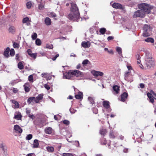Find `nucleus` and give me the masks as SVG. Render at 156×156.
<instances>
[{
  "instance_id": "nucleus-1",
  "label": "nucleus",
  "mask_w": 156,
  "mask_h": 156,
  "mask_svg": "<svg viewBox=\"0 0 156 156\" xmlns=\"http://www.w3.org/2000/svg\"><path fill=\"white\" fill-rule=\"evenodd\" d=\"M138 7L141 11H143L145 15V14H149L151 12V10L153 8L152 6L145 3L138 5Z\"/></svg>"
},
{
  "instance_id": "nucleus-2",
  "label": "nucleus",
  "mask_w": 156,
  "mask_h": 156,
  "mask_svg": "<svg viewBox=\"0 0 156 156\" xmlns=\"http://www.w3.org/2000/svg\"><path fill=\"white\" fill-rule=\"evenodd\" d=\"M146 53L145 61L147 66L148 69L150 68L154 64V59L151 54L149 52L145 51Z\"/></svg>"
},
{
  "instance_id": "nucleus-3",
  "label": "nucleus",
  "mask_w": 156,
  "mask_h": 156,
  "mask_svg": "<svg viewBox=\"0 0 156 156\" xmlns=\"http://www.w3.org/2000/svg\"><path fill=\"white\" fill-rule=\"evenodd\" d=\"M72 74L73 76L77 77H81L84 76L83 73L79 70H74L72 71Z\"/></svg>"
},
{
  "instance_id": "nucleus-4",
  "label": "nucleus",
  "mask_w": 156,
  "mask_h": 156,
  "mask_svg": "<svg viewBox=\"0 0 156 156\" xmlns=\"http://www.w3.org/2000/svg\"><path fill=\"white\" fill-rule=\"evenodd\" d=\"M140 10H138L135 12L133 15L134 18L137 17H144L145 16L144 13Z\"/></svg>"
},
{
  "instance_id": "nucleus-5",
  "label": "nucleus",
  "mask_w": 156,
  "mask_h": 156,
  "mask_svg": "<svg viewBox=\"0 0 156 156\" xmlns=\"http://www.w3.org/2000/svg\"><path fill=\"white\" fill-rule=\"evenodd\" d=\"M71 6L72 8H71V10L72 12H75L76 17H78L79 12L76 5L75 3H72L71 4Z\"/></svg>"
},
{
  "instance_id": "nucleus-6",
  "label": "nucleus",
  "mask_w": 156,
  "mask_h": 156,
  "mask_svg": "<svg viewBox=\"0 0 156 156\" xmlns=\"http://www.w3.org/2000/svg\"><path fill=\"white\" fill-rule=\"evenodd\" d=\"M79 17V14L78 15V16L77 17H76V13L75 12H72V13L69 14L68 15V18L70 20H77Z\"/></svg>"
},
{
  "instance_id": "nucleus-7",
  "label": "nucleus",
  "mask_w": 156,
  "mask_h": 156,
  "mask_svg": "<svg viewBox=\"0 0 156 156\" xmlns=\"http://www.w3.org/2000/svg\"><path fill=\"white\" fill-rule=\"evenodd\" d=\"M72 71L70 72H66L63 74V78L71 79L73 77Z\"/></svg>"
},
{
  "instance_id": "nucleus-8",
  "label": "nucleus",
  "mask_w": 156,
  "mask_h": 156,
  "mask_svg": "<svg viewBox=\"0 0 156 156\" xmlns=\"http://www.w3.org/2000/svg\"><path fill=\"white\" fill-rule=\"evenodd\" d=\"M23 87L26 92H28L30 91L31 88V86L30 83H25L23 85Z\"/></svg>"
},
{
  "instance_id": "nucleus-9",
  "label": "nucleus",
  "mask_w": 156,
  "mask_h": 156,
  "mask_svg": "<svg viewBox=\"0 0 156 156\" xmlns=\"http://www.w3.org/2000/svg\"><path fill=\"white\" fill-rule=\"evenodd\" d=\"M9 21L10 22H14L16 18V15L14 13L12 14L9 16Z\"/></svg>"
},
{
  "instance_id": "nucleus-10",
  "label": "nucleus",
  "mask_w": 156,
  "mask_h": 156,
  "mask_svg": "<svg viewBox=\"0 0 156 156\" xmlns=\"http://www.w3.org/2000/svg\"><path fill=\"white\" fill-rule=\"evenodd\" d=\"M14 129L16 133H21L23 131L22 129L18 125H15L14 127Z\"/></svg>"
},
{
  "instance_id": "nucleus-11",
  "label": "nucleus",
  "mask_w": 156,
  "mask_h": 156,
  "mask_svg": "<svg viewBox=\"0 0 156 156\" xmlns=\"http://www.w3.org/2000/svg\"><path fill=\"white\" fill-rule=\"evenodd\" d=\"M9 27L8 29V31L9 33L14 34L16 32V29L14 26L12 25H9Z\"/></svg>"
},
{
  "instance_id": "nucleus-12",
  "label": "nucleus",
  "mask_w": 156,
  "mask_h": 156,
  "mask_svg": "<svg viewBox=\"0 0 156 156\" xmlns=\"http://www.w3.org/2000/svg\"><path fill=\"white\" fill-rule=\"evenodd\" d=\"M44 131L46 133L48 134H51L52 133L53 131L51 128L49 127H47L45 129Z\"/></svg>"
},
{
  "instance_id": "nucleus-13",
  "label": "nucleus",
  "mask_w": 156,
  "mask_h": 156,
  "mask_svg": "<svg viewBox=\"0 0 156 156\" xmlns=\"http://www.w3.org/2000/svg\"><path fill=\"white\" fill-rule=\"evenodd\" d=\"M81 45L84 48H88L90 46V44L89 41L87 42L83 41L81 43Z\"/></svg>"
},
{
  "instance_id": "nucleus-14",
  "label": "nucleus",
  "mask_w": 156,
  "mask_h": 156,
  "mask_svg": "<svg viewBox=\"0 0 156 156\" xmlns=\"http://www.w3.org/2000/svg\"><path fill=\"white\" fill-rule=\"evenodd\" d=\"M10 101L14 105L12 106L13 108H17L19 107V104L18 102L14 100H11Z\"/></svg>"
},
{
  "instance_id": "nucleus-15",
  "label": "nucleus",
  "mask_w": 156,
  "mask_h": 156,
  "mask_svg": "<svg viewBox=\"0 0 156 156\" xmlns=\"http://www.w3.org/2000/svg\"><path fill=\"white\" fill-rule=\"evenodd\" d=\"M128 96V94L127 93H123L121 96V101L123 102L125 101L126 99Z\"/></svg>"
},
{
  "instance_id": "nucleus-16",
  "label": "nucleus",
  "mask_w": 156,
  "mask_h": 156,
  "mask_svg": "<svg viewBox=\"0 0 156 156\" xmlns=\"http://www.w3.org/2000/svg\"><path fill=\"white\" fill-rule=\"evenodd\" d=\"M112 6L114 8H115L116 9H122V5L120 4L117 3H114Z\"/></svg>"
},
{
  "instance_id": "nucleus-17",
  "label": "nucleus",
  "mask_w": 156,
  "mask_h": 156,
  "mask_svg": "<svg viewBox=\"0 0 156 156\" xmlns=\"http://www.w3.org/2000/svg\"><path fill=\"white\" fill-rule=\"evenodd\" d=\"M113 88L114 90L113 93L114 94H116L118 93L119 90V87L117 85L114 86L113 87Z\"/></svg>"
},
{
  "instance_id": "nucleus-18",
  "label": "nucleus",
  "mask_w": 156,
  "mask_h": 156,
  "mask_svg": "<svg viewBox=\"0 0 156 156\" xmlns=\"http://www.w3.org/2000/svg\"><path fill=\"white\" fill-rule=\"evenodd\" d=\"M43 97V94H39L37 97L35 98V102L36 103L39 102V101L42 99Z\"/></svg>"
},
{
  "instance_id": "nucleus-19",
  "label": "nucleus",
  "mask_w": 156,
  "mask_h": 156,
  "mask_svg": "<svg viewBox=\"0 0 156 156\" xmlns=\"http://www.w3.org/2000/svg\"><path fill=\"white\" fill-rule=\"evenodd\" d=\"M0 147L3 152L4 155L6 156L7 154L6 152V149L5 147L2 144L0 145Z\"/></svg>"
},
{
  "instance_id": "nucleus-20",
  "label": "nucleus",
  "mask_w": 156,
  "mask_h": 156,
  "mask_svg": "<svg viewBox=\"0 0 156 156\" xmlns=\"http://www.w3.org/2000/svg\"><path fill=\"white\" fill-rule=\"evenodd\" d=\"M83 94L82 92H79L78 94L75 95V98L77 99H81L83 98Z\"/></svg>"
},
{
  "instance_id": "nucleus-21",
  "label": "nucleus",
  "mask_w": 156,
  "mask_h": 156,
  "mask_svg": "<svg viewBox=\"0 0 156 156\" xmlns=\"http://www.w3.org/2000/svg\"><path fill=\"white\" fill-rule=\"evenodd\" d=\"M32 145L33 148H35L39 146L38 140L37 139L34 140V143Z\"/></svg>"
},
{
  "instance_id": "nucleus-22",
  "label": "nucleus",
  "mask_w": 156,
  "mask_h": 156,
  "mask_svg": "<svg viewBox=\"0 0 156 156\" xmlns=\"http://www.w3.org/2000/svg\"><path fill=\"white\" fill-rule=\"evenodd\" d=\"M44 22L45 24L47 26L50 25L51 24V20L49 17L46 18Z\"/></svg>"
},
{
  "instance_id": "nucleus-23",
  "label": "nucleus",
  "mask_w": 156,
  "mask_h": 156,
  "mask_svg": "<svg viewBox=\"0 0 156 156\" xmlns=\"http://www.w3.org/2000/svg\"><path fill=\"white\" fill-rule=\"evenodd\" d=\"M9 48L8 47L7 48L4 53V55L6 57H8L9 56Z\"/></svg>"
},
{
  "instance_id": "nucleus-24",
  "label": "nucleus",
  "mask_w": 156,
  "mask_h": 156,
  "mask_svg": "<svg viewBox=\"0 0 156 156\" xmlns=\"http://www.w3.org/2000/svg\"><path fill=\"white\" fill-rule=\"evenodd\" d=\"M37 8L40 10H43L44 9V5L41 2L38 4Z\"/></svg>"
},
{
  "instance_id": "nucleus-25",
  "label": "nucleus",
  "mask_w": 156,
  "mask_h": 156,
  "mask_svg": "<svg viewBox=\"0 0 156 156\" xmlns=\"http://www.w3.org/2000/svg\"><path fill=\"white\" fill-rule=\"evenodd\" d=\"M144 41L147 42H150L152 43H154V40L152 38H147L145 39Z\"/></svg>"
},
{
  "instance_id": "nucleus-26",
  "label": "nucleus",
  "mask_w": 156,
  "mask_h": 156,
  "mask_svg": "<svg viewBox=\"0 0 156 156\" xmlns=\"http://www.w3.org/2000/svg\"><path fill=\"white\" fill-rule=\"evenodd\" d=\"M103 106L106 108H108L110 107L109 102L108 101H104Z\"/></svg>"
},
{
  "instance_id": "nucleus-27",
  "label": "nucleus",
  "mask_w": 156,
  "mask_h": 156,
  "mask_svg": "<svg viewBox=\"0 0 156 156\" xmlns=\"http://www.w3.org/2000/svg\"><path fill=\"white\" fill-rule=\"evenodd\" d=\"M18 68L20 69H22L23 68L24 66L22 62H19L18 64Z\"/></svg>"
},
{
  "instance_id": "nucleus-28",
  "label": "nucleus",
  "mask_w": 156,
  "mask_h": 156,
  "mask_svg": "<svg viewBox=\"0 0 156 156\" xmlns=\"http://www.w3.org/2000/svg\"><path fill=\"white\" fill-rule=\"evenodd\" d=\"M34 101H35V98L34 97H30L28 99L27 102L28 103L30 104Z\"/></svg>"
},
{
  "instance_id": "nucleus-29",
  "label": "nucleus",
  "mask_w": 156,
  "mask_h": 156,
  "mask_svg": "<svg viewBox=\"0 0 156 156\" xmlns=\"http://www.w3.org/2000/svg\"><path fill=\"white\" fill-rule=\"evenodd\" d=\"M23 23H26L27 25H29V19L28 17H26L23 18Z\"/></svg>"
},
{
  "instance_id": "nucleus-30",
  "label": "nucleus",
  "mask_w": 156,
  "mask_h": 156,
  "mask_svg": "<svg viewBox=\"0 0 156 156\" xmlns=\"http://www.w3.org/2000/svg\"><path fill=\"white\" fill-rule=\"evenodd\" d=\"M47 151L50 152H53L54 151V148L53 147H47Z\"/></svg>"
},
{
  "instance_id": "nucleus-31",
  "label": "nucleus",
  "mask_w": 156,
  "mask_h": 156,
  "mask_svg": "<svg viewBox=\"0 0 156 156\" xmlns=\"http://www.w3.org/2000/svg\"><path fill=\"white\" fill-rule=\"evenodd\" d=\"M48 73H43L41 74L42 76H43L44 75H46L44 76L45 78H47L48 80H50L51 78V76H48Z\"/></svg>"
},
{
  "instance_id": "nucleus-32",
  "label": "nucleus",
  "mask_w": 156,
  "mask_h": 156,
  "mask_svg": "<svg viewBox=\"0 0 156 156\" xmlns=\"http://www.w3.org/2000/svg\"><path fill=\"white\" fill-rule=\"evenodd\" d=\"M100 132L101 135H104L106 134L107 132L106 129H102L100 130Z\"/></svg>"
},
{
  "instance_id": "nucleus-33",
  "label": "nucleus",
  "mask_w": 156,
  "mask_h": 156,
  "mask_svg": "<svg viewBox=\"0 0 156 156\" xmlns=\"http://www.w3.org/2000/svg\"><path fill=\"white\" fill-rule=\"evenodd\" d=\"M21 117V114L20 113H18L17 115H15L14 118L17 120H19L20 119Z\"/></svg>"
},
{
  "instance_id": "nucleus-34",
  "label": "nucleus",
  "mask_w": 156,
  "mask_h": 156,
  "mask_svg": "<svg viewBox=\"0 0 156 156\" xmlns=\"http://www.w3.org/2000/svg\"><path fill=\"white\" fill-rule=\"evenodd\" d=\"M35 43L37 45L40 46L41 44V42L39 39L37 38L35 41Z\"/></svg>"
},
{
  "instance_id": "nucleus-35",
  "label": "nucleus",
  "mask_w": 156,
  "mask_h": 156,
  "mask_svg": "<svg viewBox=\"0 0 156 156\" xmlns=\"http://www.w3.org/2000/svg\"><path fill=\"white\" fill-rule=\"evenodd\" d=\"M88 99L90 104H93L94 103V100L91 97H89L88 98Z\"/></svg>"
},
{
  "instance_id": "nucleus-36",
  "label": "nucleus",
  "mask_w": 156,
  "mask_h": 156,
  "mask_svg": "<svg viewBox=\"0 0 156 156\" xmlns=\"http://www.w3.org/2000/svg\"><path fill=\"white\" fill-rule=\"evenodd\" d=\"M89 62H90L88 60L85 59L83 61L82 63L83 66H85L87 64H88Z\"/></svg>"
},
{
  "instance_id": "nucleus-37",
  "label": "nucleus",
  "mask_w": 156,
  "mask_h": 156,
  "mask_svg": "<svg viewBox=\"0 0 156 156\" xmlns=\"http://www.w3.org/2000/svg\"><path fill=\"white\" fill-rule=\"evenodd\" d=\"M28 80L30 83H32L33 82V76L32 75H31L28 76Z\"/></svg>"
},
{
  "instance_id": "nucleus-38",
  "label": "nucleus",
  "mask_w": 156,
  "mask_h": 156,
  "mask_svg": "<svg viewBox=\"0 0 156 156\" xmlns=\"http://www.w3.org/2000/svg\"><path fill=\"white\" fill-rule=\"evenodd\" d=\"M46 48H47L51 49L53 48V46L51 44H47L46 46Z\"/></svg>"
},
{
  "instance_id": "nucleus-39",
  "label": "nucleus",
  "mask_w": 156,
  "mask_h": 156,
  "mask_svg": "<svg viewBox=\"0 0 156 156\" xmlns=\"http://www.w3.org/2000/svg\"><path fill=\"white\" fill-rule=\"evenodd\" d=\"M105 31L106 29L104 28L100 29L99 31L102 34H104L105 32Z\"/></svg>"
},
{
  "instance_id": "nucleus-40",
  "label": "nucleus",
  "mask_w": 156,
  "mask_h": 156,
  "mask_svg": "<svg viewBox=\"0 0 156 156\" xmlns=\"http://www.w3.org/2000/svg\"><path fill=\"white\" fill-rule=\"evenodd\" d=\"M13 46L14 48H18L20 47L19 44L18 43L15 42L13 43Z\"/></svg>"
},
{
  "instance_id": "nucleus-41",
  "label": "nucleus",
  "mask_w": 156,
  "mask_h": 156,
  "mask_svg": "<svg viewBox=\"0 0 156 156\" xmlns=\"http://www.w3.org/2000/svg\"><path fill=\"white\" fill-rule=\"evenodd\" d=\"M32 138V135L31 134H29L27 135L26 139L27 140H29L31 139Z\"/></svg>"
},
{
  "instance_id": "nucleus-42",
  "label": "nucleus",
  "mask_w": 156,
  "mask_h": 156,
  "mask_svg": "<svg viewBox=\"0 0 156 156\" xmlns=\"http://www.w3.org/2000/svg\"><path fill=\"white\" fill-rule=\"evenodd\" d=\"M130 74V73L129 72H126L125 73V79L126 80H127V77H128L129 75Z\"/></svg>"
},
{
  "instance_id": "nucleus-43",
  "label": "nucleus",
  "mask_w": 156,
  "mask_h": 156,
  "mask_svg": "<svg viewBox=\"0 0 156 156\" xmlns=\"http://www.w3.org/2000/svg\"><path fill=\"white\" fill-rule=\"evenodd\" d=\"M116 51L119 54H120L122 53V49L121 48L119 47H117Z\"/></svg>"
},
{
  "instance_id": "nucleus-44",
  "label": "nucleus",
  "mask_w": 156,
  "mask_h": 156,
  "mask_svg": "<svg viewBox=\"0 0 156 156\" xmlns=\"http://www.w3.org/2000/svg\"><path fill=\"white\" fill-rule=\"evenodd\" d=\"M49 16L50 17H54L56 16V15L54 12H51L49 14Z\"/></svg>"
},
{
  "instance_id": "nucleus-45",
  "label": "nucleus",
  "mask_w": 156,
  "mask_h": 156,
  "mask_svg": "<svg viewBox=\"0 0 156 156\" xmlns=\"http://www.w3.org/2000/svg\"><path fill=\"white\" fill-rule=\"evenodd\" d=\"M15 51L13 49H11L10 51V55L12 56H13L14 55Z\"/></svg>"
},
{
  "instance_id": "nucleus-46",
  "label": "nucleus",
  "mask_w": 156,
  "mask_h": 156,
  "mask_svg": "<svg viewBox=\"0 0 156 156\" xmlns=\"http://www.w3.org/2000/svg\"><path fill=\"white\" fill-rule=\"evenodd\" d=\"M37 34L36 33H34L31 36V37L32 39L35 40L37 38Z\"/></svg>"
},
{
  "instance_id": "nucleus-47",
  "label": "nucleus",
  "mask_w": 156,
  "mask_h": 156,
  "mask_svg": "<svg viewBox=\"0 0 156 156\" xmlns=\"http://www.w3.org/2000/svg\"><path fill=\"white\" fill-rule=\"evenodd\" d=\"M32 4L31 2H28L27 3V7L28 9H30L31 6Z\"/></svg>"
},
{
  "instance_id": "nucleus-48",
  "label": "nucleus",
  "mask_w": 156,
  "mask_h": 156,
  "mask_svg": "<svg viewBox=\"0 0 156 156\" xmlns=\"http://www.w3.org/2000/svg\"><path fill=\"white\" fill-rule=\"evenodd\" d=\"M92 74L94 76H98V71H94L92 73Z\"/></svg>"
},
{
  "instance_id": "nucleus-49",
  "label": "nucleus",
  "mask_w": 156,
  "mask_h": 156,
  "mask_svg": "<svg viewBox=\"0 0 156 156\" xmlns=\"http://www.w3.org/2000/svg\"><path fill=\"white\" fill-rule=\"evenodd\" d=\"M63 156H73L71 154L64 153L63 154Z\"/></svg>"
},
{
  "instance_id": "nucleus-50",
  "label": "nucleus",
  "mask_w": 156,
  "mask_h": 156,
  "mask_svg": "<svg viewBox=\"0 0 156 156\" xmlns=\"http://www.w3.org/2000/svg\"><path fill=\"white\" fill-rule=\"evenodd\" d=\"M63 123L66 125H68L69 124V122L68 120H65L63 121Z\"/></svg>"
},
{
  "instance_id": "nucleus-51",
  "label": "nucleus",
  "mask_w": 156,
  "mask_h": 156,
  "mask_svg": "<svg viewBox=\"0 0 156 156\" xmlns=\"http://www.w3.org/2000/svg\"><path fill=\"white\" fill-rule=\"evenodd\" d=\"M109 136L111 138H114L115 136L113 135V133L112 132H110L109 134Z\"/></svg>"
},
{
  "instance_id": "nucleus-52",
  "label": "nucleus",
  "mask_w": 156,
  "mask_h": 156,
  "mask_svg": "<svg viewBox=\"0 0 156 156\" xmlns=\"http://www.w3.org/2000/svg\"><path fill=\"white\" fill-rule=\"evenodd\" d=\"M69 111H70V112L72 113H74L76 111V110L74 109L73 108H70V109Z\"/></svg>"
},
{
  "instance_id": "nucleus-53",
  "label": "nucleus",
  "mask_w": 156,
  "mask_h": 156,
  "mask_svg": "<svg viewBox=\"0 0 156 156\" xmlns=\"http://www.w3.org/2000/svg\"><path fill=\"white\" fill-rule=\"evenodd\" d=\"M18 91V89L16 88H13L12 89V91L14 93H16Z\"/></svg>"
},
{
  "instance_id": "nucleus-54",
  "label": "nucleus",
  "mask_w": 156,
  "mask_h": 156,
  "mask_svg": "<svg viewBox=\"0 0 156 156\" xmlns=\"http://www.w3.org/2000/svg\"><path fill=\"white\" fill-rule=\"evenodd\" d=\"M143 36L145 37H147L149 35V34L148 33H147V32H145V31L143 33Z\"/></svg>"
},
{
  "instance_id": "nucleus-55",
  "label": "nucleus",
  "mask_w": 156,
  "mask_h": 156,
  "mask_svg": "<svg viewBox=\"0 0 156 156\" xmlns=\"http://www.w3.org/2000/svg\"><path fill=\"white\" fill-rule=\"evenodd\" d=\"M147 96L149 98H151L153 96L152 94H151L150 93H148L147 94Z\"/></svg>"
},
{
  "instance_id": "nucleus-56",
  "label": "nucleus",
  "mask_w": 156,
  "mask_h": 156,
  "mask_svg": "<svg viewBox=\"0 0 156 156\" xmlns=\"http://www.w3.org/2000/svg\"><path fill=\"white\" fill-rule=\"evenodd\" d=\"M114 38V37L113 36H109L107 38V39L108 41H109L110 40H111Z\"/></svg>"
},
{
  "instance_id": "nucleus-57",
  "label": "nucleus",
  "mask_w": 156,
  "mask_h": 156,
  "mask_svg": "<svg viewBox=\"0 0 156 156\" xmlns=\"http://www.w3.org/2000/svg\"><path fill=\"white\" fill-rule=\"evenodd\" d=\"M30 109H28L27 108L26 109V113L28 115H29V114H30Z\"/></svg>"
},
{
  "instance_id": "nucleus-58",
  "label": "nucleus",
  "mask_w": 156,
  "mask_h": 156,
  "mask_svg": "<svg viewBox=\"0 0 156 156\" xmlns=\"http://www.w3.org/2000/svg\"><path fill=\"white\" fill-rule=\"evenodd\" d=\"M59 56V55L58 54H57L55 55V56H54L53 58H52V59L53 60V61H55L56 60V58L58 57Z\"/></svg>"
},
{
  "instance_id": "nucleus-59",
  "label": "nucleus",
  "mask_w": 156,
  "mask_h": 156,
  "mask_svg": "<svg viewBox=\"0 0 156 156\" xmlns=\"http://www.w3.org/2000/svg\"><path fill=\"white\" fill-rule=\"evenodd\" d=\"M44 87L48 90H49L50 89L49 86L47 84H45L44 85Z\"/></svg>"
},
{
  "instance_id": "nucleus-60",
  "label": "nucleus",
  "mask_w": 156,
  "mask_h": 156,
  "mask_svg": "<svg viewBox=\"0 0 156 156\" xmlns=\"http://www.w3.org/2000/svg\"><path fill=\"white\" fill-rule=\"evenodd\" d=\"M31 57L33 58H35L36 57V55L34 53H32L30 55Z\"/></svg>"
},
{
  "instance_id": "nucleus-61",
  "label": "nucleus",
  "mask_w": 156,
  "mask_h": 156,
  "mask_svg": "<svg viewBox=\"0 0 156 156\" xmlns=\"http://www.w3.org/2000/svg\"><path fill=\"white\" fill-rule=\"evenodd\" d=\"M27 53L29 55H30V54H31L33 53H32V51L31 49H28L27 51Z\"/></svg>"
},
{
  "instance_id": "nucleus-62",
  "label": "nucleus",
  "mask_w": 156,
  "mask_h": 156,
  "mask_svg": "<svg viewBox=\"0 0 156 156\" xmlns=\"http://www.w3.org/2000/svg\"><path fill=\"white\" fill-rule=\"evenodd\" d=\"M147 28L148 26L147 25H145L144 26V30L145 32H147Z\"/></svg>"
},
{
  "instance_id": "nucleus-63",
  "label": "nucleus",
  "mask_w": 156,
  "mask_h": 156,
  "mask_svg": "<svg viewBox=\"0 0 156 156\" xmlns=\"http://www.w3.org/2000/svg\"><path fill=\"white\" fill-rule=\"evenodd\" d=\"M28 116L31 119H33L34 118V116L33 115H30L29 114V115H28Z\"/></svg>"
},
{
  "instance_id": "nucleus-64",
  "label": "nucleus",
  "mask_w": 156,
  "mask_h": 156,
  "mask_svg": "<svg viewBox=\"0 0 156 156\" xmlns=\"http://www.w3.org/2000/svg\"><path fill=\"white\" fill-rule=\"evenodd\" d=\"M153 95L154 98L156 99V93H155L154 91H152L151 92Z\"/></svg>"
}]
</instances>
